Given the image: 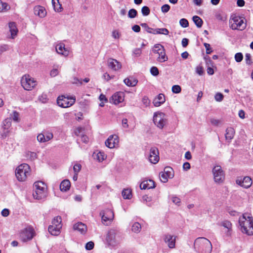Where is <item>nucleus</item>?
<instances>
[{"mask_svg": "<svg viewBox=\"0 0 253 253\" xmlns=\"http://www.w3.org/2000/svg\"><path fill=\"white\" fill-rule=\"evenodd\" d=\"M151 74L154 76H157L159 75V70L156 67H152L150 69Z\"/></svg>", "mask_w": 253, "mask_h": 253, "instance_id": "4d7b16f0", "label": "nucleus"}, {"mask_svg": "<svg viewBox=\"0 0 253 253\" xmlns=\"http://www.w3.org/2000/svg\"><path fill=\"white\" fill-rule=\"evenodd\" d=\"M170 9V6L168 4H164L161 7V10L164 13L168 12Z\"/></svg>", "mask_w": 253, "mask_h": 253, "instance_id": "338daca9", "label": "nucleus"}, {"mask_svg": "<svg viewBox=\"0 0 253 253\" xmlns=\"http://www.w3.org/2000/svg\"><path fill=\"white\" fill-rule=\"evenodd\" d=\"M94 159L99 162H102L107 158V155L102 151H99L93 154Z\"/></svg>", "mask_w": 253, "mask_h": 253, "instance_id": "393cba45", "label": "nucleus"}, {"mask_svg": "<svg viewBox=\"0 0 253 253\" xmlns=\"http://www.w3.org/2000/svg\"><path fill=\"white\" fill-rule=\"evenodd\" d=\"M230 27L232 30H243L246 27V23L242 18L235 16L229 21Z\"/></svg>", "mask_w": 253, "mask_h": 253, "instance_id": "423d86ee", "label": "nucleus"}, {"mask_svg": "<svg viewBox=\"0 0 253 253\" xmlns=\"http://www.w3.org/2000/svg\"><path fill=\"white\" fill-rule=\"evenodd\" d=\"M235 130L232 127H228L226 129L225 138L227 140L231 141L234 137Z\"/></svg>", "mask_w": 253, "mask_h": 253, "instance_id": "cd10ccee", "label": "nucleus"}, {"mask_svg": "<svg viewBox=\"0 0 253 253\" xmlns=\"http://www.w3.org/2000/svg\"><path fill=\"white\" fill-rule=\"evenodd\" d=\"M11 126V121L10 118L5 119L2 122V128L3 129H8Z\"/></svg>", "mask_w": 253, "mask_h": 253, "instance_id": "72a5a7b5", "label": "nucleus"}, {"mask_svg": "<svg viewBox=\"0 0 253 253\" xmlns=\"http://www.w3.org/2000/svg\"><path fill=\"white\" fill-rule=\"evenodd\" d=\"M75 230L78 231L82 234H84L87 231V227L82 222H78L73 226Z\"/></svg>", "mask_w": 253, "mask_h": 253, "instance_id": "4be33fe9", "label": "nucleus"}, {"mask_svg": "<svg viewBox=\"0 0 253 253\" xmlns=\"http://www.w3.org/2000/svg\"><path fill=\"white\" fill-rule=\"evenodd\" d=\"M122 196L125 199H130L132 197L131 190L130 189H125L122 193Z\"/></svg>", "mask_w": 253, "mask_h": 253, "instance_id": "473e14b6", "label": "nucleus"}, {"mask_svg": "<svg viewBox=\"0 0 253 253\" xmlns=\"http://www.w3.org/2000/svg\"><path fill=\"white\" fill-rule=\"evenodd\" d=\"M31 171V168L27 164L23 163L18 166L15 169V174H28Z\"/></svg>", "mask_w": 253, "mask_h": 253, "instance_id": "f3484780", "label": "nucleus"}, {"mask_svg": "<svg viewBox=\"0 0 253 253\" xmlns=\"http://www.w3.org/2000/svg\"><path fill=\"white\" fill-rule=\"evenodd\" d=\"M10 8L9 5L0 0V13H4L8 11Z\"/></svg>", "mask_w": 253, "mask_h": 253, "instance_id": "7c9ffc66", "label": "nucleus"}, {"mask_svg": "<svg viewBox=\"0 0 253 253\" xmlns=\"http://www.w3.org/2000/svg\"><path fill=\"white\" fill-rule=\"evenodd\" d=\"M239 223L242 233L248 235H253V217L245 213L239 218Z\"/></svg>", "mask_w": 253, "mask_h": 253, "instance_id": "f257e3e1", "label": "nucleus"}, {"mask_svg": "<svg viewBox=\"0 0 253 253\" xmlns=\"http://www.w3.org/2000/svg\"><path fill=\"white\" fill-rule=\"evenodd\" d=\"M119 234V231L114 229H112L108 231L106 240L109 246L115 247L118 244L117 236Z\"/></svg>", "mask_w": 253, "mask_h": 253, "instance_id": "9d476101", "label": "nucleus"}, {"mask_svg": "<svg viewBox=\"0 0 253 253\" xmlns=\"http://www.w3.org/2000/svg\"><path fill=\"white\" fill-rule=\"evenodd\" d=\"M158 149L156 147H152L150 148L148 159L149 162L154 164H157L160 159Z\"/></svg>", "mask_w": 253, "mask_h": 253, "instance_id": "f8f14e48", "label": "nucleus"}, {"mask_svg": "<svg viewBox=\"0 0 253 253\" xmlns=\"http://www.w3.org/2000/svg\"><path fill=\"white\" fill-rule=\"evenodd\" d=\"M112 36L114 39H119L121 37V33L118 30H113L112 32Z\"/></svg>", "mask_w": 253, "mask_h": 253, "instance_id": "603ef678", "label": "nucleus"}, {"mask_svg": "<svg viewBox=\"0 0 253 253\" xmlns=\"http://www.w3.org/2000/svg\"><path fill=\"white\" fill-rule=\"evenodd\" d=\"M171 90L173 93H179L181 91V88L179 85H174L172 86Z\"/></svg>", "mask_w": 253, "mask_h": 253, "instance_id": "09e8293b", "label": "nucleus"}, {"mask_svg": "<svg viewBox=\"0 0 253 253\" xmlns=\"http://www.w3.org/2000/svg\"><path fill=\"white\" fill-rule=\"evenodd\" d=\"M165 97L164 94H159L153 101L154 105L156 107H159L165 102Z\"/></svg>", "mask_w": 253, "mask_h": 253, "instance_id": "5701e85b", "label": "nucleus"}, {"mask_svg": "<svg viewBox=\"0 0 253 253\" xmlns=\"http://www.w3.org/2000/svg\"><path fill=\"white\" fill-rule=\"evenodd\" d=\"M167 121L166 115L164 113L161 112L154 113L153 122L158 128L162 129L166 125Z\"/></svg>", "mask_w": 253, "mask_h": 253, "instance_id": "1a4fd4ad", "label": "nucleus"}, {"mask_svg": "<svg viewBox=\"0 0 253 253\" xmlns=\"http://www.w3.org/2000/svg\"><path fill=\"white\" fill-rule=\"evenodd\" d=\"M194 248L198 253H211L212 247L211 242L208 239L199 237L194 242Z\"/></svg>", "mask_w": 253, "mask_h": 253, "instance_id": "f03ea898", "label": "nucleus"}, {"mask_svg": "<svg viewBox=\"0 0 253 253\" xmlns=\"http://www.w3.org/2000/svg\"><path fill=\"white\" fill-rule=\"evenodd\" d=\"M124 83L128 86H134L137 84V80L133 78H128L124 81Z\"/></svg>", "mask_w": 253, "mask_h": 253, "instance_id": "c85d7f7f", "label": "nucleus"}, {"mask_svg": "<svg viewBox=\"0 0 253 253\" xmlns=\"http://www.w3.org/2000/svg\"><path fill=\"white\" fill-rule=\"evenodd\" d=\"M213 179L216 183H222L225 179L224 175H214Z\"/></svg>", "mask_w": 253, "mask_h": 253, "instance_id": "c9c22d12", "label": "nucleus"}, {"mask_svg": "<svg viewBox=\"0 0 253 253\" xmlns=\"http://www.w3.org/2000/svg\"><path fill=\"white\" fill-rule=\"evenodd\" d=\"M102 216V222L104 224L108 225L112 221L114 218V212L110 209H106L100 212Z\"/></svg>", "mask_w": 253, "mask_h": 253, "instance_id": "9b49d317", "label": "nucleus"}, {"mask_svg": "<svg viewBox=\"0 0 253 253\" xmlns=\"http://www.w3.org/2000/svg\"><path fill=\"white\" fill-rule=\"evenodd\" d=\"M125 96L124 92H117L112 95L110 102L115 105H118L124 101Z\"/></svg>", "mask_w": 253, "mask_h": 253, "instance_id": "dca6fc26", "label": "nucleus"}, {"mask_svg": "<svg viewBox=\"0 0 253 253\" xmlns=\"http://www.w3.org/2000/svg\"><path fill=\"white\" fill-rule=\"evenodd\" d=\"M132 53L136 57H139L141 54V49L140 48H135L133 50Z\"/></svg>", "mask_w": 253, "mask_h": 253, "instance_id": "052dcab7", "label": "nucleus"}, {"mask_svg": "<svg viewBox=\"0 0 253 253\" xmlns=\"http://www.w3.org/2000/svg\"><path fill=\"white\" fill-rule=\"evenodd\" d=\"M141 12L143 16H147L150 14V9L148 6H144L141 8Z\"/></svg>", "mask_w": 253, "mask_h": 253, "instance_id": "49530a36", "label": "nucleus"}, {"mask_svg": "<svg viewBox=\"0 0 253 253\" xmlns=\"http://www.w3.org/2000/svg\"><path fill=\"white\" fill-rule=\"evenodd\" d=\"M61 217L60 216H56L54 218L52 221V225H56V226L62 227L61 225Z\"/></svg>", "mask_w": 253, "mask_h": 253, "instance_id": "e433bc0d", "label": "nucleus"}, {"mask_svg": "<svg viewBox=\"0 0 253 253\" xmlns=\"http://www.w3.org/2000/svg\"><path fill=\"white\" fill-rule=\"evenodd\" d=\"M119 143V137L117 135L114 134L109 136L105 141V145L107 147L112 149L118 146Z\"/></svg>", "mask_w": 253, "mask_h": 253, "instance_id": "4468645a", "label": "nucleus"}, {"mask_svg": "<svg viewBox=\"0 0 253 253\" xmlns=\"http://www.w3.org/2000/svg\"><path fill=\"white\" fill-rule=\"evenodd\" d=\"M52 5L55 11L60 12L62 11L63 8L59 0H52Z\"/></svg>", "mask_w": 253, "mask_h": 253, "instance_id": "c756f323", "label": "nucleus"}, {"mask_svg": "<svg viewBox=\"0 0 253 253\" xmlns=\"http://www.w3.org/2000/svg\"><path fill=\"white\" fill-rule=\"evenodd\" d=\"M243 55L240 52L237 53L235 55V59L236 61L237 62H241L243 60Z\"/></svg>", "mask_w": 253, "mask_h": 253, "instance_id": "13d9d810", "label": "nucleus"}, {"mask_svg": "<svg viewBox=\"0 0 253 253\" xmlns=\"http://www.w3.org/2000/svg\"><path fill=\"white\" fill-rule=\"evenodd\" d=\"M174 173L173 169L170 167H166L164 171L160 173V174H171Z\"/></svg>", "mask_w": 253, "mask_h": 253, "instance_id": "37998d69", "label": "nucleus"}, {"mask_svg": "<svg viewBox=\"0 0 253 253\" xmlns=\"http://www.w3.org/2000/svg\"><path fill=\"white\" fill-rule=\"evenodd\" d=\"M94 244L93 242L92 241H90V242H87L86 245H85V249L86 250H91L92 249H93V248H94Z\"/></svg>", "mask_w": 253, "mask_h": 253, "instance_id": "bf43d9fd", "label": "nucleus"}, {"mask_svg": "<svg viewBox=\"0 0 253 253\" xmlns=\"http://www.w3.org/2000/svg\"><path fill=\"white\" fill-rule=\"evenodd\" d=\"M142 102L145 107H147L150 103V100L147 96H144L142 98Z\"/></svg>", "mask_w": 253, "mask_h": 253, "instance_id": "680f3d73", "label": "nucleus"}, {"mask_svg": "<svg viewBox=\"0 0 253 253\" xmlns=\"http://www.w3.org/2000/svg\"><path fill=\"white\" fill-rule=\"evenodd\" d=\"M9 32L11 33V38L14 39L17 36L18 29L16 27L15 23L11 22L8 23Z\"/></svg>", "mask_w": 253, "mask_h": 253, "instance_id": "b1692460", "label": "nucleus"}, {"mask_svg": "<svg viewBox=\"0 0 253 253\" xmlns=\"http://www.w3.org/2000/svg\"><path fill=\"white\" fill-rule=\"evenodd\" d=\"M221 225L228 229V232H230L232 229V224L229 221L224 220L221 222Z\"/></svg>", "mask_w": 253, "mask_h": 253, "instance_id": "ea45409f", "label": "nucleus"}, {"mask_svg": "<svg viewBox=\"0 0 253 253\" xmlns=\"http://www.w3.org/2000/svg\"><path fill=\"white\" fill-rule=\"evenodd\" d=\"M171 199L172 200V202L176 205H179L181 202L180 199L174 195H172L171 196Z\"/></svg>", "mask_w": 253, "mask_h": 253, "instance_id": "864d4df0", "label": "nucleus"}, {"mask_svg": "<svg viewBox=\"0 0 253 253\" xmlns=\"http://www.w3.org/2000/svg\"><path fill=\"white\" fill-rule=\"evenodd\" d=\"M34 14L41 18L45 17L47 12L45 8L41 5H36L34 7Z\"/></svg>", "mask_w": 253, "mask_h": 253, "instance_id": "a211bd4d", "label": "nucleus"}, {"mask_svg": "<svg viewBox=\"0 0 253 253\" xmlns=\"http://www.w3.org/2000/svg\"><path fill=\"white\" fill-rule=\"evenodd\" d=\"M27 175H15L17 180L19 182H24L27 180Z\"/></svg>", "mask_w": 253, "mask_h": 253, "instance_id": "3c124183", "label": "nucleus"}, {"mask_svg": "<svg viewBox=\"0 0 253 253\" xmlns=\"http://www.w3.org/2000/svg\"><path fill=\"white\" fill-rule=\"evenodd\" d=\"M223 172L220 166H215L212 169L213 174H221Z\"/></svg>", "mask_w": 253, "mask_h": 253, "instance_id": "c03bdc74", "label": "nucleus"}, {"mask_svg": "<svg viewBox=\"0 0 253 253\" xmlns=\"http://www.w3.org/2000/svg\"><path fill=\"white\" fill-rule=\"evenodd\" d=\"M21 84L25 90L31 91L36 88L38 82L30 75L25 74L21 79Z\"/></svg>", "mask_w": 253, "mask_h": 253, "instance_id": "20e7f679", "label": "nucleus"}, {"mask_svg": "<svg viewBox=\"0 0 253 253\" xmlns=\"http://www.w3.org/2000/svg\"><path fill=\"white\" fill-rule=\"evenodd\" d=\"M236 184L244 188H250L252 184V180L249 176H244L243 178H238L236 181Z\"/></svg>", "mask_w": 253, "mask_h": 253, "instance_id": "ddd939ff", "label": "nucleus"}, {"mask_svg": "<svg viewBox=\"0 0 253 253\" xmlns=\"http://www.w3.org/2000/svg\"><path fill=\"white\" fill-rule=\"evenodd\" d=\"M155 187V182L151 179H147L143 181L140 184L141 189H150Z\"/></svg>", "mask_w": 253, "mask_h": 253, "instance_id": "412c9836", "label": "nucleus"}, {"mask_svg": "<svg viewBox=\"0 0 253 253\" xmlns=\"http://www.w3.org/2000/svg\"><path fill=\"white\" fill-rule=\"evenodd\" d=\"M33 197L37 200H44L47 196V188L42 181H36L33 185Z\"/></svg>", "mask_w": 253, "mask_h": 253, "instance_id": "7ed1b4c3", "label": "nucleus"}, {"mask_svg": "<svg viewBox=\"0 0 253 253\" xmlns=\"http://www.w3.org/2000/svg\"><path fill=\"white\" fill-rule=\"evenodd\" d=\"M174 175H159V178L162 182L166 183L168 181V179H172Z\"/></svg>", "mask_w": 253, "mask_h": 253, "instance_id": "4c0bfd02", "label": "nucleus"}, {"mask_svg": "<svg viewBox=\"0 0 253 253\" xmlns=\"http://www.w3.org/2000/svg\"><path fill=\"white\" fill-rule=\"evenodd\" d=\"M36 235L35 231L33 227L28 225L21 230L19 233V238L23 242L31 240Z\"/></svg>", "mask_w": 253, "mask_h": 253, "instance_id": "39448f33", "label": "nucleus"}, {"mask_svg": "<svg viewBox=\"0 0 253 253\" xmlns=\"http://www.w3.org/2000/svg\"><path fill=\"white\" fill-rule=\"evenodd\" d=\"M137 14L136 10L135 9H131L128 12V17L130 18H135Z\"/></svg>", "mask_w": 253, "mask_h": 253, "instance_id": "a18cd8bd", "label": "nucleus"}, {"mask_svg": "<svg viewBox=\"0 0 253 253\" xmlns=\"http://www.w3.org/2000/svg\"><path fill=\"white\" fill-rule=\"evenodd\" d=\"M107 66L109 68L114 71H118L122 67L121 62L114 58H109L107 60Z\"/></svg>", "mask_w": 253, "mask_h": 253, "instance_id": "2eb2a0df", "label": "nucleus"}, {"mask_svg": "<svg viewBox=\"0 0 253 253\" xmlns=\"http://www.w3.org/2000/svg\"><path fill=\"white\" fill-rule=\"evenodd\" d=\"M9 133V130L8 129H3L0 133V135L2 138H5L8 135Z\"/></svg>", "mask_w": 253, "mask_h": 253, "instance_id": "69168bd1", "label": "nucleus"}, {"mask_svg": "<svg viewBox=\"0 0 253 253\" xmlns=\"http://www.w3.org/2000/svg\"><path fill=\"white\" fill-rule=\"evenodd\" d=\"M61 227L54 225H50L48 227V231L52 235L57 236L60 233Z\"/></svg>", "mask_w": 253, "mask_h": 253, "instance_id": "a878e982", "label": "nucleus"}, {"mask_svg": "<svg viewBox=\"0 0 253 253\" xmlns=\"http://www.w3.org/2000/svg\"><path fill=\"white\" fill-rule=\"evenodd\" d=\"M224 98L223 95L220 92L216 93L214 95V99L217 102H221Z\"/></svg>", "mask_w": 253, "mask_h": 253, "instance_id": "de8ad7c7", "label": "nucleus"}, {"mask_svg": "<svg viewBox=\"0 0 253 253\" xmlns=\"http://www.w3.org/2000/svg\"><path fill=\"white\" fill-rule=\"evenodd\" d=\"M37 140L41 143H43L46 142L45 139V135L43 133H40L37 136Z\"/></svg>", "mask_w": 253, "mask_h": 253, "instance_id": "5fc2aeb1", "label": "nucleus"}, {"mask_svg": "<svg viewBox=\"0 0 253 253\" xmlns=\"http://www.w3.org/2000/svg\"><path fill=\"white\" fill-rule=\"evenodd\" d=\"M193 20L197 27L201 28L202 27L203 22L200 17L198 16H194Z\"/></svg>", "mask_w": 253, "mask_h": 253, "instance_id": "f704fd0d", "label": "nucleus"}, {"mask_svg": "<svg viewBox=\"0 0 253 253\" xmlns=\"http://www.w3.org/2000/svg\"><path fill=\"white\" fill-rule=\"evenodd\" d=\"M153 52L157 54L158 57L157 60L159 62L163 63L168 60L164 47L160 44H155L153 48Z\"/></svg>", "mask_w": 253, "mask_h": 253, "instance_id": "0eeeda50", "label": "nucleus"}, {"mask_svg": "<svg viewBox=\"0 0 253 253\" xmlns=\"http://www.w3.org/2000/svg\"><path fill=\"white\" fill-rule=\"evenodd\" d=\"M82 166L79 164H76L73 167V169L75 173H78L81 169Z\"/></svg>", "mask_w": 253, "mask_h": 253, "instance_id": "e2e57ef3", "label": "nucleus"}, {"mask_svg": "<svg viewBox=\"0 0 253 253\" xmlns=\"http://www.w3.org/2000/svg\"><path fill=\"white\" fill-rule=\"evenodd\" d=\"M70 182L68 180H63L60 185V189L61 191L66 192L69 190L70 188Z\"/></svg>", "mask_w": 253, "mask_h": 253, "instance_id": "bb28decb", "label": "nucleus"}, {"mask_svg": "<svg viewBox=\"0 0 253 253\" xmlns=\"http://www.w3.org/2000/svg\"><path fill=\"white\" fill-rule=\"evenodd\" d=\"M164 240L169 248L172 249L175 247V237L169 234H166L164 236Z\"/></svg>", "mask_w": 253, "mask_h": 253, "instance_id": "aec40b11", "label": "nucleus"}, {"mask_svg": "<svg viewBox=\"0 0 253 253\" xmlns=\"http://www.w3.org/2000/svg\"><path fill=\"white\" fill-rule=\"evenodd\" d=\"M141 25L142 26V27H144L146 31L148 33H151V34L152 33V32H153V29L149 27L146 23H142L141 24Z\"/></svg>", "mask_w": 253, "mask_h": 253, "instance_id": "0e129e2a", "label": "nucleus"}, {"mask_svg": "<svg viewBox=\"0 0 253 253\" xmlns=\"http://www.w3.org/2000/svg\"><path fill=\"white\" fill-rule=\"evenodd\" d=\"M56 52L64 57H67L70 53L69 50L66 48L65 44L63 43H59L56 46Z\"/></svg>", "mask_w": 253, "mask_h": 253, "instance_id": "6ab92c4d", "label": "nucleus"}, {"mask_svg": "<svg viewBox=\"0 0 253 253\" xmlns=\"http://www.w3.org/2000/svg\"><path fill=\"white\" fill-rule=\"evenodd\" d=\"M44 135L46 142L52 139L53 137L52 133L49 131L46 132Z\"/></svg>", "mask_w": 253, "mask_h": 253, "instance_id": "6e6d98bb", "label": "nucleus"}, {"mask_svg": "<svg viewBox=\"0 0 253 253\" xmlns=\"http://www.w3.org/2000/svg\"><path fill=\"white\" fill-rule=\"evenodd\" d=\"M59 68V65H56L54 66V68H53L50 71V75L51 77H55L58 75L59 73L58 70Z\"/></svg>", "mask_w": 253, "mask_h": 253, "instance_id": "79ce46f5", "label": "nucleus"}, {"mask_svg": "<svg viewBox=\"0 0 253 253\" xmlns=\"http://www.w3.org/2000/svg\"><path fill=\"white\" fill-rule=\"evenodd\" d=\"M141 226L138 222H135L132 226L131 230L135 233H139L141 231Z\"/></svg>", "mask_w": 253, "mask_h": 253, "instance_id": "58836bf2", "label": "nucleus"}, {"mask_svg": "<svg viewBox=\"0 0 253 253\" xmlns=\"http://www.w3.org/2000/svg\"><path fill=\"white\" fill-rule=\"evenodd\" d=\"M75 96L69 97L62 95L57 99V103L59 106L62 108H68L72 106L75 102Z\"/></svg>", "mask_w": 253, "mask_h": 253, "instance_id": "6e6552de", "label": "nucleus"}, {"mask_svg": "<svg viewBox=\"0 0 253 253\" xmlns=\"http://www.w3.org/2000/svg\"><path fill=\"white\" fill-rule=\"evenodd\" d=\"M153 34H163L165 35H168L169 33V30L166 28H156L153 29Z\"/></svg>", "mask_w": 253, "mask_h": 253, "instance_id": "2f4dec72", "label": "nucleus"}, {"mask_svg": "<svg viewBox=\"0 0 253 253\" xmlns=\"http://www.w3.org/2000/svg\"><path fill=\"white\" fill-rule=\"evenodd\" d=\"M11 117H12V119L14 122H16V123L19 122V121H20L19 114L17 111H13L12 114H11Z\"/></svg>", "mask_w": 253, "mask_h": 253, "instance_id": "a19ab883", "label": "nucleus"}, {"mask_svg": "<svg viewBox=\"0 0 253 253\" xmlns=\"http://www.w3.org/2000/svg\"><path fill=\"white\" fill-rule=\"evenodd\" d=\"M180 26L183 28H186L189 26V23L187 19L182 18L179 21Z\"/></svg>", "mask_w": 253, "mask_h": 253, "instance_id": "8fccbe9b", "label": "nucleus"}, {"mask_svg": "<svg viewBox=\"0 0 253 253\" xmlns=\"http://www.w3.org/2000/svg\"><path fill=\"white\" fill-rule=\"evenodd\" d=\"M196 73L200 76L202 75L204 73L203 68H202V66H198L196 67Z\"/></svg>", "mask_w": 253, "mask_h": 253, "instance_id": "774afa93", "label": "nucleus"}]
</instances>
